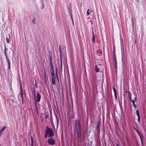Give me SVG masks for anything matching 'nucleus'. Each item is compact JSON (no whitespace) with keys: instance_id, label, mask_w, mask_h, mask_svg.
I'll return each instance as SVG.
<instances>
[{"instance_id":"obj_25","label":"nucleus","mask_w":146,"mask_h":146,"mask_svg":"<svg viewBox=\"0 0 146 146\" xmlns=\"http://www.w3.org/2000/svg\"><path fill=\"white\" fill-rule=\"evenodd\" d=\"M59 50L60 52V54H61V53L62 52V50L60 48V45L59 46Z\"/></svg>"},{"instance_id":"obj_14","label":"nucleus","mask_w":146,"mask_h":146,"mask_svg":"<svg viewBox=\"0 0 146 146\" xmlns=\"http://www.w3.org/2000/svg\"><path fill=\"white\" fill-rule=\"evenodd\" d=\"M113 58H114V62H117V60H116V57L114 53V54H113Z\"/></svg>"},{"instance_id":"obj_13","label":"nucleus","mask_w":146,"mask_h":146,"mask_svg":"<svg viewBox=\"0 0 146 146\" xmlns=\"http://www.w3.org/2000/svg\"><path fill=\"white\" fill-rule=\"evenodd\" d=\"M92 34H93V37H92V41L93 42L95 43V36L94 35V33L93 31H92Z\"/></svg>"},{"instance_id":"obj_28","label":"nucleus","mask_w":146,"mask_h":146,"mask_svg":"<svg viewBox=\"0 0 146 146\" xmlns=\"http://www.w3.org/2000/svg\"><path fill=\"white\" fill-rule=\"evenodd\" d=\"M6 60L7 61V62H8V61H10L9 59L7 56L6 57Z\"/></svg>"},{"instance_id":"obj_32","label":"nucleus","mask_w":146,"mask_h":146,"mask_svg":"<svg viewBox=\"0 0 146 146\" xmlns=\"http://www.w3.org/2000/svg\"><path fill=\"white\" fill-rule=\"evenodd\" d=\"M134 107V108H135L136 107H137V106H136V105L135 104H133Z\"/></svg>"},{"instance_id":"obj_20","label":"nucleus","mask_w":146,"mask_h":146,"mask_svg":"<svg viewBox=\"0 0 146 146\" xmlns=\"http://www.w3.org/2000/svg\"><path fill=\"white\" fill-rule=\"evenodd\" d=\"M135 100H136V98H134V100H131L132 101V103H133V104H135Z\"/></svg>"},{"instance_id":"obj_43","label":"nucleus","mask_w":146,"mask_h":146,"mask_svg":"<svg viewBox=\"0 0 146 146\" xmlns=\"http://www.w3.org/2000/svg\"><path fill=\"white\" fill-rule=\"evenodd\" d=\"M47 117H45V118H46Z\"/></svg>"},{"instance_id":"obj_47","label":"nucleus","mask_w":146,"mask_h":146,"mask_svg":"<svg viewBox=\"0 0 146 146\" xmlns=\"http://www.w3.org/2000/svg\"><path fill=\"white\" fill-rule=\"evenodd\" d=\"M0 146H1V145H0Z\"/></svg>"},{"instance_id":"obj_8","label":"nucleus","mask_w":146,"mask_h":146,"mask_svg":"<svg viewBox=\"0 0 146 146\" xmlns=\"http://www.w3.org/2000/svg\"><path fill=\"white\" fill-rule=\"evenodd\" d=\"M21 94L22 100H23V92L22 88H21Z\"/></svg>"},{"instance_id":"obj_10","label":"nucleus","mask_w":146,"mask_h":146,"mask_svg":"<svg viewBox=\"0 0 146 146\" xmlns=\"http://www.w3.org/2000/svg\"><path fill=\"white\" fill-rule=\"evenodd\" d=\"M95 70L96 72H98L99 71V67L97 65L95 66Z\"/></svg>"},{"instance_id":"obj_11","label":"nucleus","mask_w":146,"mask_h":146,"mask_svg":"<svg viewBox=\"0 0 146 146\" xmlns=\"http://www.w3.org/2000/svg\"><path fill=\"white\" fill-rule=\"evenodd\" d=\"M55 71H56V77L58 80V81L59 80H58V71H57V68H56L55 69Z\"/></svg>"},{"instance_id":"obj_26","label":"nucleus","mask_w":146,"mask_h":146,"mask_svg":"<svg viewBox=\"0 0 146 146\" xmlns=\"http://www.w3.org/2000/svg\"><path fill=\"white\" fill-rule=\"evenodd\" d=\"M90 11V10L89 9H88V10H87V14L88 15H89L90 14V12H89V11Z\"/></svg>"},{"instance_id":"obj_33","label":"nucleus","mask_w":146,"mask_h":146,"mask_svg":"<svg viewBox=\"0 0 146 146\" xmlns=\"http://www.w3.org/2000/svg\"><path fill=\"white\" fill-rule=\"evenodd\" d=\"M128 93L129 96H131V93H130V92H128Z\"/></svg>"},{"instance_id":"obj_30","label":"nucleus","mask_w":146,"mask_h":146,"mask_svg":"<svg viewBox=\"0 0 146 146\" xmlns=\"http://www.w3.org/2000/svg\"><path fill=\"white\" fill-rule=\"evenodd\" d=\"M6 52H4V54H5V57H7V53H6Z\"/></svg>"},{"instance_id":"obj_5","label":"nucleus","mask_w":146,"mask_h":146,"mask_svg":"<svg viewBox=\"0 0 146 146\" xmlns=\"http://www.w3.org/2000/svg\"><path fill=\"white\" fill-rule=\"evenodd\" d=\"M52 77V82L53 85H54L56 84L55 81V77L54 74L51 75Z\"/></svg>"},{"instance_id":"obj_38","label":"nucleus","mask_w":146,"mask_h":146,"mask_svg":"<svg viewBox=\"0 0 146 146\" xmlns=\"http://www.w3.org/2000/svg\"><path fill=\"white\" fill-rule=\"evenodd\" d=\"M8 68H9V69H10V66H8Z\"/></svg>"},{"instance_id":"obj_15","label":"nucleus","mask_w":146,"mask_h":146,"mask_svg":"<svg viewBox=\"0 0 146 146\" xmlns=\"http://www.w3.org/2000/svg\"><path fill=\"white\" fill-rule=\"evenodd\" d=\"M9 38L7 37L6 38V40H7V43H9V40L10 39V35L9 34Z\"/></svg>"},{"instance_id":"obj_21","label":"nucleus","mask_w":146,"mask_h":146,"mask_svg":"<svg viewBox=\"0 0 146 146\" xmlns=\"http://www.w3.org/2000/svg\"><path fill=\"white\" fill-rule=\"evenodd\" d=\"M48 135V134L45 132L44 135V137L45 139L46 138Z\"/></svg>"},{"instance_id":"obj_18","label":"nucleus","mask_w":146,"mask_h":146,"mask_svg":"<svg viewBox=\"0 0 146 146\" xmlns=\"http://www.w3.org/2000/svg\"><path fill=\"white\" fill-rule=\"evenodd\" d=\"M70 16H71V19L72 21L73 25H74V22H73V17H72V13H71L70 14Z\"/></svg>"},{"instance_id":"obj_9","label":"nucleus","mask_w":146,"mask_h":146,"mask_svg":"<svg viewBox=\"0 0 146 146\" xmlns=\"http://www.w3.org/2000/svg\"><path fill=\"white\" fill-rule=\"evenodd\" d=\"M135 130H136V132H137V133H138V134L139 135V137L141 139V141L142 140H142V137L141 136V135L140 133H139V132L137 130L135 129Z\"/></svg>"},{"instance_id":"obj_4","label":"nucleus","mask_w":146,"mask_h":146,"mask_svg":"<svg viewBox=\"0 0 146 146\" xmlns=\"http://www.w3.org/2000/svg\"><path fill=\"white\" fill-rule=\"evenodd\" d=\"M48 142L49 145H53L55 143V140L52 138H50L48 140Z\"/></svg>"},{"instance_id":"obj_24","label":"nucleus","mask_w":146,"mask_h":146,"mask_svg":"<svg viewBox=\"0 0 146 146\" xmlns=\"http://www.w3.org/2000/svg\"><path fill=\"white\" fill-rule=\"evenodd\" d=\"M44 78H45V82H46V72H45V71L44 70Z\"/></svg>"},{"instance_id":"obj_12","label":"nucleus","mask_w":146,"mask_h":146,"mask_svg":"<svg viewBox=\"0 0 146 146\" xmlns=\"http://www.w3.org/2000/svg\"><path fill=\"white\" fill-rule=\"evenodd\" d=\"M97 125L96 126L98 130L99 129L100 127V122H98L97 123Z\"/></svg>"},{"instance_id":"obj_7","label":"nucleus","mask_w":146,"mask_h":146,"mask_svg":"<svg viewBox=\"0 0 146 146\" xmlns=\"http://www.w3.org/2000/svg\"><path fill=\"white\" fill-rule=\"evenodd\" d=\"M50 71L51 72V75L54 74V71L53 68V64H50Z\"/></svg>"},{"instance_id":"obj_34","label":"nucleus","mask_w":146,"mask_h":146,"mask_svg":"<svg viewBox=\"0 0 146 146\" xmlns=\"http://www.w3.org/2000/svg\"><path fill=\"white\" fill-rule=\"evenodd\" d=\"M141 141V146H143V140H142Z\"/></svg>"},{"instance_id":"obj_6","label":"nucleus","mask_w":146,"mask_h":146,"mask_svg":"<svg viewBox=\"0 0 146 146\" xmlns=\"http://www.w3.org/2000/svg\"><path fill=\"white\" fill-rule=\"evenodd\" d=\"M35 109L36 111V114L37 115H39V113L38 112V108H39V107H38V104L35 102Z\"/></svg>"},{"instance_id":"obj_37","label":"nucleus","mask_w":146,"mask_h":146,"mask_svg":"<svg viewBox=\"0 0 146 146\" xmlns=\"http://www.w3.org/2000/svg\"><path fill=\"white\" fill-rule=\"evenodd\" d=\"M33 22L34 23V24H35V20L34 19H33Z\"/></svg>"},{"instance_id":"obj_23","label":"nucleus","mask_w":146,"mask_h":146,"mask_svg":"<svg viewBox=\"0 0 146 146\" xmlns=\"http://www.w3.org/2000/svg\"><path fill=\"white\" fill-rule=\"evenodd\" d=\"M49 61H50V64H52V61L51 57H50Z\"/></svg>"},{"instance_id":"obj_40","label":"nucleus","mask_w":146,"mask_h":146,"mask_svg":"<svg viewBox=\"0 0 146 146\" xmlns=\"http://www.w3.org/2000/svg\"><path fill=\"white\" fill-rule=\"evenodd\" d=\"M135 43H136V41H135Z\"/></svg>"},{"instance_id":"obj_19","label":"nucleus","mask_w":146,"mask_h":146,"mask_svg":"<svg viewBox=\"0 0 146 146\" xmlns=\"http://www.w3.org/2000/svg\"><path fill=\"white\" fill-rule=\"evenodd\" d=\"M114 62V65H115V68L116 70V69H117V62Z\"/></svg>"},{"instance_id":"obj_36","label":"nucleus","mask_w":146,"mask_h":146,"mask_svg":"<svg viewBox=\"0 0 146 146\" xmlns=\"http://www.w3.org/2000/svg\"><path fill=\"white\" fill-rule=\"evenodd\" d=\"M8 66H10V61H8Z\"/></svg>"},{"instance_id":"obj_3","label":"nucleus","mask_w":146,"mask_h":146,"mask_svg":"<svg viewBox=\"0 0 146 146\" xmlns=\"http://www.w3.org/2000/svg\"><path fill=\"white\" fill-rule=\"evenodd\" d=\"M45 131L48 134L49 137H52L54 135L53 130L52 129L49 128L48 126H46Z\"/></svg>"},{"instance_id":"obj_29","label":"nucleus","mask_w":146,"mask_h":146,"mask_svg":"<svg viewBox=\"0 0 146 146\" xmlns=\"http://www.w3.org/2000/svg\"><path fill=\"white\" fill-rule=\"evenodd\" d=\"M114 96L115 97V99L116 100H117V94H114Z\"/></svg>"},{"instance_id":"obj_39","label":"nucleus","mask_w":146,"mask_h":146,"mask_svg":"<svg viewBox=\"0 0 146 146\" xmlns=\"http://www.w3.org/2000/svg\"><path fill=\"white\" fill-rule=\"evenodd\" d=\"M6 52V48L5 47V49H4V52Z\"/></svg>"},{"instance_id":"obj_41","label":"nucleus","mask_w":146,"mask_h":146,"mask_svg":"<svg viewBox=\"0 0 146 146\" xmlns=\"http://www.w3.org/2000/svg\"><path fill=\"white\" fill-rule=\"evenodd\" d=\"M22 103L23 104V100H22Z\"/></svg>"},{"instance_id":"obj_17","label":"nucleus","mask_w":146,"mask_h":146,"mask_svg":"<svg viewBox=\"0 0 146 146\" xmlns=\"http://www.w3.org/2000/svg\"><path fill=\"white\" fill-rule=\"evenodd\" d=\"M136 113L137 117H139V111L138 110H136Z\"/></svg>"},{"instance_id":"obj_22","label":"nucleus","mask_w":146,"mask_h":146,"mask_svg":"<svg viewBox=\"0 0 146 146\" xmlns=\"http://www.w3.org/2000/svg\"><path fill=\"white\" fill-rule=\"evenodd\" d=\"M113 89L114 91V94H117V92L115 88H113Z\"/></svg>"},{"instance_id":"obj_27","label":"nucleus","mask_w":146,"mask_h":146,"mask_svg":"<svg viewBox=\"0 0 146 146\" xmlns=\"http://www.w3.org/2000/svg\"><path fill=\"white\" fill-rule=\"evenodd\" d=\"M42 6L41 7L42 9H43L44 7V5H43V1H42Z\"/></svg>"},{"instance_id":"obj_46","label":"nucleus","mask_w":146,"mask_h":146,"mask_svg":"<svg viewBox=\"0 0 146 146\" xmlns=\"http://www.w3.org/2000/svg\"><path fill=\"white\" fill-rule=\"evenodd\" d=\"M92 10H91V11H91V12H92Z\"/></svg>"},{"instance_id":"obj_44","label":"nucleus","mask_w":146,"mask_h":146,"mask_svg":"<svg viewBox=\"0 0 146 146\" xmlns=\"http://www.w3.org/2000/svg\"><path fill=\"white\" fill-rule=\"evenodd\" d=\"M82 3H81V4L80 5V6H81Z\"/></svg>"},{"instance_id":"obj_2","label":"nucleus","mask_w":146,"mask_h":146,"mask_svg":"<svg viewBox=\"0 0 146 146\" xmlns=\"http://www.w3.org/2000/svg\"><path fill=\"white\" fill-rule=\"evenodd\" d=\"M35 102H39L40 99V96L38 92H37V95H36V93L35 91V89L34 88V91L33 92Z\"/></svg>"},{"instance_id":"obj_42","label":"nucleus","mask_w":146,"mask_h":146,"mask_svg":"<svg viewBox=\"0 0 146 146\" xmlns=\"http://www.w3.org/2000/svg\"><path fill=\"white\" fill-rule=\"evenodd\" d=\"M116 146H119L117 144H116Z\"/></svg>"},{"instance_id":"obj_45","label":"nucleus","mask_w":146,"mask_h":146,"mask_svg":"<svg viewBox=\"0 0 146 146\" xmlns=\"http://www.w3.org/2000/svg\"><path fill=\"white\" fill-rule=\"evenodd\" d=\"M62 65H61V68H62Z\"/></svg>"},{"instance_id":"obj_35","label":"nucleus","mask_w":146,"mask_h":146,"mask_svg":"<svg viewBox=\"0 0 146 146\" xmlns=\"http://www.w3.org/2000/svg\"><path fill=\"white\" fill-rule=\"evenodd\" d=\"M129 98L130 100H131V96H129Z\"/></svg>"},{"instance_id":"obj_1","label":"nucleus","mask_w":146,"mask_h":146,"mask_svg":"<svg viewBox=\"0 0 146 146\" xmlns=\"http://www.w3.org/2000/svg\"><path fill=\"white\" fill-rule=\"evenodd\" d=\"M74 124L76 129L78 140H79L81 135V128L80 126L79 120H76L74 121Z\"/></svg>"},{"instance_id":"obj_16","label":"nucleus","mask_w":146,"mask_h":146,"mask_svg":"<svg viewBox=\"0 0 146 146\" xmlns=\"http://www.w3.org/2000/svg\"><path fill=\"white\" fill-rule=\"evenodd\" d=\"M31 146H33V139L32 136H31Z\"/></svg>"},{"instance_id":"obj_31","label":"nucleus","mask_w":146,"mask_h":146,"mask_svg":"<svg viewBox=\"0 0 146 146\" xmlns=\"http://www.w3.org/2000/svg\"><path fill=\"white\" fill-rule=\"evenodd\" d=\"M140 117L139 116V117H138V119H137V120H138V121L139 122V121H140Z\"/></svg>"}]
</instances>
